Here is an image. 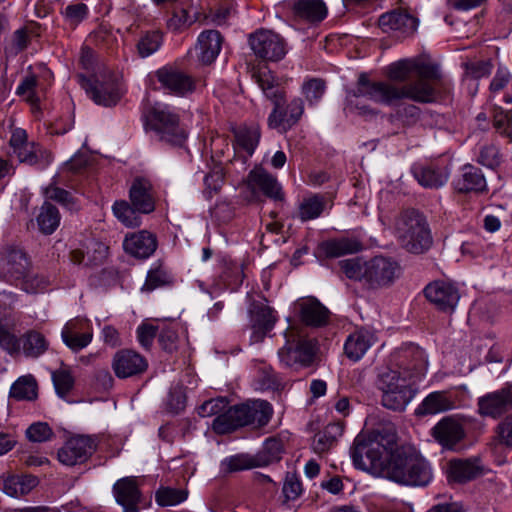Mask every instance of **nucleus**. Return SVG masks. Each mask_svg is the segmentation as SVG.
<instances>
[{
	"mask_svg": "<svg viewBox=\"0 0 512 512\" xmlns=\"http://www.w3.org/2000/svg\"><path fill=\"white\" fill-rule=\"evenodd\" d=\"M389 81H372L366 72L359 74L355 87L349 92V101L359 115H375L361 98L378 104L394 106L403 99L428 103L434 100L436 84L441 78L439 65L425 56L400 59L386 68Z\"/></svg>",
	"mask_w": 512,
	"mask_h": 512,
	"instance_id": "f257e3e1",
	"label": "nucleus"
},
{
	"mask_svg": "<svg viewBox=\"0 0 512 512\" xmlns=\"http://www.w3.org/2000/svg\"><path fill=\"white\" fill-rule=\"evenodd\" d=\"M252 77L265 97L274 105L267 119L269 128L278 129L284 133L290 130L300 121L304 113L302 98H293L284 108L286 93L272 71L267 68H260L253 71Z\"/></svg>",
	"mask_w": 512,
	"mask_h": 512,
	"instance_id": "f03ea898",
	"label": "nucleus"
},
{
	"mask_svg": "<svg viewBox=\"0 0 512 512\" xmlns=\"http://www.w3.org/2000/svg\"><path fill=\"white\" fill-rule=\"evenodd\" d=\"M347 278L363 282L370 289L388 287L400 274V265L391 257L375 256L367 261L361 258L345 259L339 262Z\"/></svg>",
	"mask_w": 512,
	"mask_h": 512,
	"instance_id": "7ed1b4c3",
	"label": "nucleus"
},
{
	"mask_svg": "<svg viewBox=\"0 0 512 512\" xmlns=\"http://www.w3.org/2000/svg\"><path fill=\"white\" fill-rule=\"evenodd\" d=\"M384 477L406 486H426L432 479L429 463L410 447H394L388 459Z\"/></svg>",
	"mask_w": 512,
	"mask_h": 512,
	"instance_id": "20e7f679",
	"label": "nucleus"
},
{
	"mask_svg": "<svg viewBox=\"0 0 512 512\" xmlns=\"http://www.w3.org/2000/svg\"><path fill=\"white\" fill-rule=\"evenodd\" d=\"M274 414L270 402L262 399L248 400L244 403L229 407L212 423V429L219 435L231 433L239 428L252 426L265 427Z\"/></svg>",
	"mask_w": 512,
	"mask_h": 512,
	"instance_id": "39448f33",
	"label": "nucleus"
},
{
	"mask_svg": "<svg viewBox=\"0 0 512 512\" xmlns=\"http://www.w3.org/2000/svg\"><path fill=\"white\" fill-rule=\"evenodd\" d=\"M394 447H396L394 434L378 433L369 438L359 435L350 449L353 465L356 469L382 476Z\"/></svg>",
	"mask_w": 512,
	"mask_h": 512,
	"instance_id": "423d86ee",
	"label": "nucleus"
},
{
	"mask_svg": "<svg viewBox=\"0 0 512 512\" xmlns=\"http://www.w3.org/2000/svg\"><path fill=\"white\" fill-rule=\"evenodd\" d=\"M376 386L381 392L382 406L395 412L404 411L419 391L418 381L391 368L378 374Z\"/></svg>",
	"mask_w": 512,
	"mask_h": 512,
	"instance_id": "0eeeda50",
	"label": "nucleus"
},
{
	"mask_svg": "<svg viewBox=\"0 0 512 512\" xmlns=\"http://www.w3.org/2000/svg\"><path fill=\"white\" fill-rule=\"evenodd\" d=\"M145 128L154 133L155 138L175 147L184 145L187 132L180 123L177 110L168 105L156 103L145 115Z\"/></svg>",
	"mask_w": 512,
	"mask_h": 512,
	"instance_id": "6e6552de",
	"label": "nucleus"
},
{
	"mask_svg": "<svg viewBox=\"0 0 512 512\" xmlns=\"http://www.w3.org/2000/svg\"><path fill=\"white\" fill-rule=\"evenodd\" d=\"M396 233L401 245L414 254L423 253L432 244L428 224L415 209H408L400 214L396 221Z\"/></svg>",
	"mask_w": 512,
	"mask_h": 512,
	"instance_id": "1a4fd4ad",
	"label": "nucleus"
},
{
	"mask_svg": "<svg viewBox=\"0 0 512 512\" xmlns=\"http://www.w3.org/2000/svg\"><path fill=\"white\" fill-rule=\"evenodd\" d=\"M0 348L10 356L23 352L27 358L37 359L49 349L46 337L35 329L26 331L17 337L0 318Z\"/></svg>",
	"mask_w": 512,
	"mask_h": 512,
	"instance_id": "9d476101",
	"label": "nucleus"
},
{
	"mask_svg": "<svg viewBox=\"0 0 512 512\" xmlns=\"http://www.w3.org/2000/svg\"><path fill=\"white\" fill-rule=\"evenodd\" d=\"M77 78L79 85L85 90L87 96L99 106H116L125 93L121 83L112 74L91 77L79 74Z\"/></svg>",
	"mask_w": 512,
	"mask_h": 512,
	"instance_id": "9b49d317",
	"label": "nucleus"
},
{
	"mask_svg": "<svg viewBox=\"0 0 512 512\" xmlns=\"http://www.w3.org/2000/svg\"><path fill=\"white\" fill-rule=\"evenodd\" d=\"M9 147L20 163L35 166L39 169L46 168L53 160L52 153L39 143L29 141L26 130L22 128L12 130Z\"/></svg>",
	"mask_w": 512,
	"mask_h": 512,
	"instance_id": "f8f14e48",
	"label": "nucleus"
},
{
	"mask_svg": "<svg viewBox=\"0 0 512 512\" xmlns=\"http://www.w3.org/2000/svg\"><path fill=\"white\" fill-rule=\"evenodd\" d=\"M316 342L313 339L294 336L291 332L286 335L285 345L279 349L280 362L285 367H308L314 361Z\"/></svg>",
	"mask_w": 512,
	"mask_h": 512,
	"instance_id": "ddd939ff",
	"label": "nucleus"
},
{
	"mask_svg": "<svg viewBox=\"0 0 512 512\" xmlns=\"http://www.w3.org/2000/svg\"><path fill=\"white\" fill-rule=\"evenodd\" d=\"M391 369L400 370L403 376L420 381L425 376L428 361L423 349L409 344L395 350L391 355Z\"/></svg>",
	"mask_w": 512,
	"mask_h": 512,
	"instance_id": "4468645a",
	"label": "nucleus"
},
{
	"mask_svg": "<svg viewBox=\"0 0 512 512\" xmlns=\"http://www.w3.org/2000/svg\"><path fill=\"white\" fill-rule=\"evenodd\" d=\"M248 43L254 55L263 61L278 62L287 53L284 38L269 29L261 28L251 33Z\"/></svg>",
	"mask_w": 512,
	"mask_h": 512,
	"instance_id": "2eb2a0df",
	"label": "nucleus"
},
{
	"mask_svg": "<svg viewBox=\"0 0 512 512\" xmlns=\"http://www.w3.org/2000/svg\"><path fill=\"white\" fill-rule=\"evenodd\" d=\"M161 88L168 94L186 97L195 92L197 78L183 71L176 65H165L155 72Z\"/></svg>",
	"mask_w": 512,
	"mask_h": 512,
	"instance_id": "dca6fc26",
	"label": "nucleus"
},
{
	"mask_svg": "<svg viewBox=\"0 0 512 512\" xmlns=\"http://www.w3.org/2000/svg\"><path fill=\"white\" fill-rule=\"evenodd\" d=\"M30 264V259L22 248L6 246L0 251V278L9 284L17 285L21 279H25Z\"/></svg>",
	"mask_w": 512,
	"mask_h": 512,
	"instance_id": "f3484780",
	"label": "nucleus"
},
{
	"mask_svg": "<svg viewBox=\"0 0 512 512\" xmlns=\"http://www.w3.org/2000/svg\"><path fill=\"white\" fill-rule=\"evenodd\" d=\"M95 438L85 435H76L69 438L58 450V460L66 466H75L85 463L96 451Z\"/></svg>",
	"mask_w": 512,
	"mask_h": 512,
	"instance_id": "a211bd4d",
	"label": "nucleus"
},
{
	"mask_svg": "<svg viewBox=\"0 0 512 512\" xmlns=\"http://www.w3.org/2000/svg\"><path fill=\"white\" fill-rule=\"evenodd\" d=\"M113 493L123 512H140L150 505V499L143 496L136 477H124L113 485Z\"/></svg>",
	"mask_w": 512,
	"mask_h": 512,
	"instance_id": "6ab92c4d",
	"label": "nucleus"
},
{
	"mask_svg": "<svg viewBox=\"0 0 512 512\" xmlns=\"http://www.w3.org/2000/svg\"><path fill=\"white\" fill-rule=\"evenodd\" d=\"M64 344L73 352L86 348L93 339V328L88 319L74 318L69 320L61 331Z\"/></svg>",
	"mask_w": 512,
	"mask_h": 512,
	"instance_id": "aec40b11",
	"label": "nucleus"
},
{
	"mask_svg": "<svg viewBox=\"0 0 512 512\" xmlns=\"http://www.w3.org/2000/svg\"><path fill=\"white\" fill-rule=\"evenodd\" d=\"M248 187L253 192H260L273 201L283 202L285 194L276 176L262 166H255L247 176Z\"/></svg>",
	"mask_w": 512,
	"mask_h": 512,
	"instance_id": "412c9836",
	"label": "nucleus"
},
{
	"mask_svg": "<svg viewBox=\"0 0 512 512\" xmlns=\"http://www.w3.org/2000/svg\"><path fill=\"white\" fill-rule=\"evenodd\" d=\"M512 409V388L505 386L478 399L480 415L498 419Z\"/></svg>",
	"mask_w": 512,
	"mask_h": 512,
	"instance_id": "4be33fe9",
	"label": "nucleus"
},
{
	"mask_svg": "<svg viewBox=\"0 0 512 512\" xmlns=\"http://www.w3.org/2000/svg\"><path fill=\"white\" fill-rule=\"evenodd\" d=\"M112 368L118 378L125 379L144 373L148 368V362L140 353L122 349L115 353Z\"/></svg>",
	"mask_w": 512,
	"mask_h": 512,
	"instance_id": "5701e85b",
	"label": "nucleus"
},
{
	"mask_svg": "<svg viewBox=\"0 0 512 512\" xmlns=\"http://www.w3.org/2000/svg\"><path fill=\"white\" fill-rule=\"evenodd\" d=\"M418 26V19L408 12L397 9L382 14L379 27L385 33H395L398 37L412 35Z\"/></svg>",
	"mask_w": 512,
	"mask_h": 512,
	"instance_id": "b1692460",
	"label": "nucleus"
},
{
	"mask_svg": "<svg viewBox=\"0 0 512 512\" xmlns=\"http://www.w3.org/2000/svg\"><path fill=\"white\" fill-rule=\"evenodd\" d=\"M377 341L374 330L366 327L357 328L346 338L344 353L349 360L358 362Z\"/></svg>",
	"mask_w": 512,
	"mask_h": 512,
	"instance_id": "393cba45",
	"label": "nucleus"
},
{
	"mask_svg": "<svg viewBox=\"0 0 512 512\" xmlns=\"http://www.w3.org/2000/svg\"><path fill=\"white\" fill-rule=\"evenodd\" d=\"M129 199L140 213H152L156 205V191L151 180L146 177H136L129 189Z\"/></svg>",
	"mask_w": 512,
	"mask_h": 512,
	"instance_id": "a878e982",
	"label": "nucleus"
},
{
	"mask_svg": "<svg viewBox=\"0 0 512 512\" xmlns=\"http://www.w3.org/2000/svg\"><path fill=\"white\" fill-rule=\"evenodd\" d=\"M287 7L295 19L310 24L322 22L328 13L323 0H290Z\"/></svg>",
	"mask_w": 512,
	"mask_h": 512,
	"instance_id": "bb28decb",
	"label": "nucleus"
},
{
	"mask_svg": "<svg viewBox=\"0 0 512 512\" xmlns=\"http://www.w3.org/2000/svg\"><path fill=\"white\" fill-rule=\"evenodd\" d=\"M253 339L261 340L273 329L277 317L273 308L263 302L255 301L250 308Z\"/></svg>",
	"mask_w": 512,
	"mask_h": 512,
	"instance_id": "cd10ccee",
	"label": "nucleus"
},
{
	"mask_svg": "<svg viewBox=\"0 0 512 512\" xmlns=\"http://www.w3.org/2000/svg\"><path fill=\"white\" fill-rule=\"evenodd\" d=\"M298 308L299 318L306 326L320 328L329 323L330 311L314 297L301 301Z\"/></svg>",
	"mask_w": 512,
	"mask_h": 512,
	"instance_id": "c85d7f7f",
	"label": "nucleus"
},
{
	"mask_svg": "<svg viewBox=\"0 0 512 512\" xmlns=\"http://www.w3.org/2000/svg\"><path fill=\"white\" fill-rule=\"evenodd\" d=\"M223 38L217 30H205L198 36L195 50L198 60L205 65L213 63L219 55Z\"/></svg>",
	"mask_w": 512,
	"mask_h": 512,
	"instance_id": "c756f323",
	"label": "nucleus"
},
{
	"mask_svg": "<svg viewBox=\"0 0 512 512\" xmlns=\"http://www.w3.org/2000/svg\"><path fill=\"white\" fill-rule=\"evenodd\" d=\"M157 241L153 234L147 231H140L126 236L123 241V248L126 253L140 259L150 257L156 250Z\"/></svg>",
	"mask_w": 512,
	"mask_h": 512,
	"instance_id": "7c9ffc66",
	"label": "nucleus"
},
{
	"mask_svg": "<svg viewBox=\"0 0 512 512\" xmlns=\"http://www.w3.org/2000/svg\"><path fill=\"white\" fill-rule=\"evenodd\" d=\"M363 249V243L357 237L343 236L328 239L319 244V250L327 258H338L348 254L358 253Z\"/></svg>",
	"mask_w": 512,
	"mask_h": 512,
	"instance_id": "2f4dec72",
	"label": "nucleus"
},
{
	"mask_svg": "<svg viewBox=\"0 0 512 512\" xmlns=\"http://www.w3.org/2000/svg\"><path fill=\"white\" fill-rule=\"evenodd\" d=\"M483 474L478 457L450 459V481L460 484L470 482Z\"/></svg>",
	"mask_w": 512,
	"mask_h": 512,
	"instance_id": "473e14b6",
	"label": "nucleus"
},
{
	"mask_svg": "<svg viewBox=\"0 0 512 512\" xmlns=\"http://www.w3.org/2000/svg\"><path fill=\"white\" fill-rule=\"evenodd\" d=\"M458 192L483 193L487 191L486 179L482 170L472 164H465L461 168V175L454 182Z\"/></svg>",
	"mask_w": 512,
	"mask_h": 512,
	"instance_id": "72a5a7b5",
	"label": "nucleus"
},
{
	"mask_svg": "<svg viewBox=\"0 0 512 512\" xmlns=\"http://www.w3.org/2000/svg\"><path fill=\"white\" fill-rule=\"evenodd\" d=\"M39 480L33 475H9L0 477V489L11 497H21L30 493Z\"/></svg>",
	"mask_w": 512,
	"mask_h": 512,
	"instance_id": "f704fd0d",
	"label": "nucleus"
},
{
	"mask_svg": "<svg viewBox=\"0 0 512 512\" xmlns=\"http://www.w3.org/2000/svg\"><path fill=\"white\" fill-rule=\"evenodd\" d=\"M448 410V392L434 391L429 393L415 408L417 418L435 416Z\"/></svg>",
	"mask_w": 512,
	"mask_h": 512,
	"instance_id": "c9c22d12",
	"label": "nucleus"
},
{
	"mask_svg": "<svg viewBox=\"0 0 512 512\" xmlns=\"http://www.w3.org/2000/svg\"><path fill=\"white\" fill-rule=\"evenodd\" d=\"M411 173L425 188H438L445 183L442 171L433 163H414L411 166Z\"/></svg>",
	"mask_w": 512,
	"mask_h": 512,
	"instance_id": "e433bc0d",
	"label": "nucleus"
},
{
	"mask_svg": "<svg viewBox=\"0 0 512 512\" xmlns=\"http://www.w3.org/2000/svg\"><path fill=\"white\" fill-rule=\"evenodd\" d=\"M471 425L472 420L469 417L460 414L450 415V451L460 452L469 446L466 434Z\"/></svg>",
	"mask_w": 512,
	"mask_h": 512,
	"instance_id": "4c0bfd02",
	"label": "nucleus"
},
{
	"mask_svg": "<svg viewBox=\"0 0 512 512\" xmlns=\"http://www.w3.org/2000/svg\"><path fill=\"white\" fill-rule=\"evenodd\" d=\"M343 431L344 426L340 422L328 424L323 431L315 434L312 443L314 451L318 454L327 452L336 444Z\"/></svg>",
	"mask_w": 512,
	"mask_h": 512,
	"instance_id": "58836bf2",
	"label": "nucleus"
},
{
	"mask_svg": "<svg viewBox=\"0 0 512 512\" xmlns=\"http://www.w3.org/2000/svg\"><path fill=\"white\" fill-rule=\"evenodd\" d=\"M44 195L48 200L57 202L70 211H78L80 209L79 199L70 191L58 187L56 177H53L51 183L44 188Z\"/></svg>",
	"mask_w": 512,
	"mask_h": 512,
	"instance_id": "ea45409f",
	"label": "nucleus"
},
{
	"mask_svg": "<svg viewBox=\"0 0 512 512\" xmlns=\"http://www.w3.org/2000/svg\"><path fill=\"white\" fill-rule=\"evenodd\" d=\"M283 452L284 446L280 439L275 437L266 439L261 450L254 456L257 467L280 461Z\"/></svg>",
	"mask_w": 512,
	"mask_h": 512,
	"instance_id": "a19ab883",
	"label": "nucleus"
},
{
	"mask_svg": "<svg viewBox=\"0 0 512 512\" xmlns=\"http://www.w3.org/2000/svg\"><path fill=\"white\" fill-rule=\"evenodd\" d=\"M60 220L61 215L58 208L49 201H45L37 216L39 230L45 235H50L59 227Z\"/></svg>",
	"mask_w": 512,
	"mask_h": 512,
	"instance_id": "79ce46f5",
	"label": "nucleus"
},
{
	"mask_svg": "<svg viewBox=\"0 0 512 512\" xmlns=\"http://www.w3.org/2000/svg\"><path fill=\"white\" fill-rule=\"evenodd\" d=\"M219 278L223 285L231 291L237 290L243 283L244 273L242 265L233 261H223Z\"/></svg>",
	"mask_w": 512,
	"mask_h": 512,
	"instance_id": "37998d69",
	"label": "nucleus"
},
{
	"mask_svg": "<svg viewBox=\"0 0 512 512\" xmlns=\"http://www.w3.org/2000/svg\"><path fill=\"white\" fill-rule=\"evenodd\" d=\"M115 217L126 227H138L141 224L140 211L131 202L116 201L112 207Z\"/></svg>",
	"mask_w": 512,
	"mask_h": 512,
	"instance_id": "c03bdc74",
	"label": "nucleus"
},
{
	"mask_svg": "<svg viewBox=\"0 0 512 512\" xmlns=\"http://www.w3.org/2000/svg\"><path fill=\"white\" fill-rule=\"evenodd\" d=\"M324 209V197L320 194H314L311 197L303 199L299 205L298 217L302 222L313 220L321 216Z\"/></svg>",
	"mask_w": 512,
	"mask_h": 512,
	"instance_id": "a18cd8bd",
	"label": "nucleus"
},
{
	"mask_svg": "<svg viewBox=\"0 0 512 512\" xmlns=\"http://www.w3.org/2000/svg\"><path fill=\"white\" fill-rule=\"evenodd\" d=\"M427 300L438 310L446 311L448 309V284L444 281H434L428 284L424 289Z\"/></svg>",
	"mask_w": 512,
	"mask_h": 512,
	"instance_id": "49530a36",
	"label": "nucleus"
},
{
	"mask_svg": "<svg viewBox=\"0 0 512 512\" xmlns=\"http://www.w3.org/2000/svg\"><path fill=\"white\" fill-rule=\"evenodd\" d=\"M10 397L16 400H34L37 397V383L32 376L20 377L10 388Z\"/></svg>",
	"mask_w": 512,
	"mask_h": 512,
	"instance_id": "de8ad7c7",
	"label": "nucleus"
},
{
	"mask_svg": "<svg viewBox=\"0 0 512 512\" xmlns=\"http://www.w3.org/2000/svg\"><path fill=\"white\" fill-rule=\"evenodd\" d=\"M38 78L35 74H29L23 77L16 88V95L22 97L32 106L40 103V97L37 94Z\"/></svg>",
	"mask_w": 512,
	"mask_h": 512,
	"instance_id": "09e8293b",
	"label": "nucleus"
},
{
	"mask_svg": "<svg viewBox=\"0 0 512 512\" xmlns=\"http://www.w3.org/2000/svg\"><path fill=\"white\" fill-rule=\"evenodd\" d=\"M258 128H244L235 133V142L239 148L244 150L248 156H252L260 141Z\"/></svg>",
	"mask_w": 512,
	"mask_h": 512,
	"instance_id": "8fccbe9b",
	"label": "nucleus"
},
{
	"mask_svg": "<svg viewBox=\"0 0 512 512\" xmlns=\"http://www.w3.org/2000/svg\"><path fill=\"white\" fill-rule=\"evenodd\" d=\"M257 467L254 457L246 454H236L221 461L220 468L224 474L248 470Z\"/></svg>",
	"mask_w": 512,
	"mask_h": 512,
	"instance_id": "3c124183",
	"label": "nucleus"
},
{
	"mask_svg": "<svg viewBox=\"0 0 512 512\" xmlns=\"http://www.w3.org/2000/svg\"><path fill=\"white\" fill-rule=\"evenodd\" d=\"M326 91V82L321 78H309L301 86V93L309 106H315L322 99Z\"/></svg>",
	"mask_w": 512,
	"mask_h": 512,
	"instance_id": "603ef678",
	"label": "nucleus"
},
{
	"mask_svg": "<svg viewBox=\"0 0 512 512\" xmlns=\"http://www.w3.org/2000/svg\"><path fill=\"white\" fill-rule=\"evenodd\" d=\"M188 492L180 488L160 487L155 493V501L159 506H175L184 502Z\"/></svg>",
	"mask_w": 512,
	"mask_h": 512,
	"instance_id": "864d4df0",
	"label": "nucleus"
},
{
	"mask_svg": "<svg viewBox=\"0 0 512 512\" xmlns=\"http://www.w3.org/2000/svg\"><path fill=\"white\" fill-rule=\"evenodd\" d=\"M163 43V35L159 31H149L143 34L138 43L137 51L140 57L146 58L159 50Z\"/></svg>",
	"mask_w": 512,
	"mask_h": 512,
	"instance_id": "5fc2aeb1",
	"label": "nucleus"
},
{
	"mask_svg": "<svg viewBox=\"0 0 512 512\" xmlns=\"http://www.w3.org/2000/svg\"><path fill=\"white\" fill-rule=\"evenodd\" d=\"M89 7L82 2L71 3L61 10L65 22L75 29L80 23L86 20L89 16Z\"/></svg>",
	"mask_w": 512,
	"mask_h": 512,
	"instance_id": "6e6d98bb",
	"label": "nucleus"
},
{
	"mask_svg": "<svg viewBox=\"0 0 512 512\" xmlns=\"http://www.w3.org/2000/svg\"><path fill=\"white\" fill-rule=\"evenodd\" d=\"M172 281V276L168 271L162 266H158L148 271L142 291L151 292L157 288L170 285Z\"/></svg>",
	"mask_w": 512,
	"mask_h": 512,
	"instance_id": "4d7b16f0",
	"label": "nucleus"
},
{
	"mask_svg": "<svg viewBox=\"0 0 512 512\" xmlns=\"http://www.w3.org/2000/svg\"><path fill=\"white\" fill-rule=\"evenodd\" d=\"M52 380L56 393L61 398H65L74 387V377L68 369L54 371Z\"/></svg>",
	"mask_w": 512,
	"mask_h": 512,
	"instance_id": "13d9d810",
	"label": "nucleus"
},
{
	"mask_svg": "<svg viewBox=\"0 0 512 512\" xmlns=\"http://www.w3.org/2000/svg\"><path fill=\"white\" fill-rule=\"evenodd\" d=\"M502 161V155L499 148L493 144H485L480 147L477 162L487 168L495 169Z\"/></svg>",
	"mask_w": 512,
	"mask_h": 512,
	"instance_id": "bf43d9fd",
	"label": "nucleus"
},
{
	"mask_svg": "<svg viewBox=\"0 0 512 512\" xmlns=\"http://www.w3.org/2000/svg\"><path fill=\"white\" fill-rule=\"evenodd\" d=\"M495 440L499 445L512 449V413L506 415L495 427Z\"/></svg>",
	"mask_w": 512,
	"mask_h": 512,
	"instance_id": "052dcab7",
	"label": "nucleus"
},
{
	"mask_svg": "<svg viewBox=\"0 0 512 512\" xmlns=\"http://www.w3.org/2000/svg\"><path fill=\"white\" fill-rule=\"evenodd\" d=\"M225 181V174L221 168L213 169L204 177V194L207 198H212L219 193Z\"/></svg>",
	"mask_w": 512,
	"mask_h": 512,
	"instance_id": "680f3d73",
	"label": "nucleus"
},
{
	"mask_svg": "<svg viewBox=\"0 0 512 512\" xmlns=\"http://www.w3.org/2000/svg\"><path fill=\"white\" fill-rule=\"evenodd\" d=\"M89 41L100 48L109 50L114 47L117 39L110 29L100 26L90 33Z\"/></svg>",
	"mask_w": 512,
	"mask_h": 512,
	"instance_id": "e2e57ef3",
	"label": "nucleus"
},
{
	"mask_svg": "<svg viewBox=\"0 0 512 512\" xmlns=\"http://www.w3.org/2000/svg\"><path fill=\"white\" fill-rule=\"evenodd\" d=\"M54 435L46 422H35L26 429V437L31 442H46Z\"/></svg>",
	"mask_w": 512,
	"mask_h": 512,
	"instance_id": "0e129e2a",
	"label": "nucleus"
},
{
	"mask_svg": "<svg viewBox=\"0 0 512 512\" xmlns=\"http://www.w3.org/2000/svg\"><path fill=\"white\" fill-rule=\"evenodd\" d=\"M21 288L31 294L43 292L49 285V280L43 275H31L27 272L25 279H21Z\"/></svg>",
	"mask_w": 512,
	"mask_h": 512,
	"instance_id": "69168bd1",
	"label": "nucleus"
},
{
	"mask_svg": "<svg viewBox=\"0 0 512 512\" xmlns=\"http://www.w3.org/2000/svg\"><path fill=\"white\" fill-rule=\"evenodd\" d=\"M282 492L285 497V502L295 501L301 496L303 492L302 484L296 474L287 473Z\"/></svg>",
	"mask_w": 512,
	"mask_h": 512,
	"instance_id": "338daca9",
	"label": "nucleus"
},
{
	"mask_svg": "<svg viewBox=\"0 0 512 512\" xmlns=\"http://www.w3.org/2000/svg\"><path fill=\"white\" fill-rule=\"evenodd\" d=\"M464 66L466 75L475 80L488 77L493 68V64L490 60L467 62L464 63Z\"/></svg>",
	"mask_w": 512,
	"mask_h": 512,
	"instance_id": "774afa93",
	"label": "nucleus"
}]
</instances>
